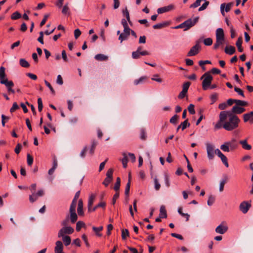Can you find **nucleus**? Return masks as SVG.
<instances>
[{
    "label": "nucleus",
    "mask_w": 253,
    "mask_h": 253,
    "mask_svg": "<svg viewBox=\"0 0 253 253\" xmlns=\"http://www.w3.org/2000/svg\"><path fill=\"white\" fill-rule=\"evenodd\" d=\"M27 164L31 166L33 163V158L30 154H28L27 156Z\"/></svg>",
    "instance_id": "obj_54"
},
{
    "label": "nucleus",
    "mask_w": 253,
    "mask_h": 253,
    "mask_svg": "<svg viewBox=\"0 0 253 253\" xmlns=\"http://www.w3.org/2000/svg\"><path fill=\"white\" fill-rule=\"evenodd\" d=\"M224 112L225 113L226 119L228 117V120L227 121H225L223 128L227 131H232L237 128L240 122L239 117L229 111H224Z\"/></svg>",
    "instance_id": "obj_1"
},
{
    "label": "nucleus",
    "mask_w": 253,
    "mask_h": 253,
    "mask_svg": "<svg viewBox=\"0 0 253 253\" xmlns=\"http://www.w3.org/2000/svg\"><path fill=\"white\" fill-rule=\"evenodd\" d=\"M181 129L182 130L185 129L187 127L190 126V123L188 122V120H185L181 124Z\"/></svg>",
    "instance_id": "obj_50"
},
{
    "label": "nucleus",
    "mask_w": 253,
    "mask_h": 253,
    "mask_svg": "<svg viewBox=\"0 0 253 253\" xmlns=\"http://www.w3.org/2000/svg\"><path fill=\"white\" fill-rule=\"evenodd\" d=\"M82 238L84 240L86 246L87 248H89L90 244H89V242H88V239H87V237L86 235L85 234L82 235Z\"/></svg>",
    "instance_id": "obj_55"
},
{
    "label": "nucleus",
    "mask_w": 253,
    "mask_h": 253,
    "mask_svg": "<svg viewBox=\"0 0 253 253\" xmlns=\"http://www.w3.org/2000/svg\"><path fill=\"white\" fill-rule=\"evenodd\" d=\"M209 4V1H206L199 8V9L198 10L199 11H203L204 10H205V9H206V8L207 7V6H208V5Z\"/></svg>",
    "instance_id": "obj_57"
},
{
    "label": "nucleus",
    "mask_w": 253,
    "mask_h": 253,
    "mask_svg": "<svg viewBox=\"0 0 253 253\" xmlns=\"http://www.w3.org/2000/svg\"><path fill=\"white\" fill-rule=\"evenodd\" d=\"M5 68L3 66L0 67V83L1 84H7L8 85H12V81H8L7 79L5 78L6 74L5 73Z\"/></svg>",
    "instance_id": "obj_4"
},
{
    "label": "nucleus",
    "mask_w": 253,
    "mask_h": 253,
    "mask_svg": "<svg viewBox=\"0 0 253 253\" xmlns=\"http://www.w3.org/2000/svg\"><path fill=\"white\" fill-rule=\"evenodd\" d=\"M131 29H124L123 32L121 33L118 40L122 43L124 41L127 40L130 34Z\"/></svg>",
    "instance_id": "obj_12"
},
{
    "label": "nucleus",
    "mask_w": 253,
    "mask_h": 253,
    "mask_svg": "<svg viewBox=\"0 0 253 253\" xmlns=\"http://www.w3.org/2000/svg\"><path fill=\"white\" fill-rule=\"evenodd\" d=\"M225 52L229 55H232L235 52V47L233 46L230 45V46H227L225 48Z\"/></svg>",
    "instance_id": "obj_24"
},
{
    "label": "nucleus",
    "mask_w": 253,
    "mask_h": 253,
    "mask_svg": "<svg viewBox=\"0 0 253 253\" xmlns=\"http://www.w3.org/2000/svg\"><path fill=\"white\" fill-rule=\"evenodd\" d=\"M226 120V115L224 111H221L219 114V120L218 122L214 125V129L217 130L223 128V124Z\"/></svg>",
    "instance_id": "obj_5"
},
{
    "label": "nucleus",
    "mask_w": 253,
    "mask_h": 253,
    "mask_svg": "<svg viewBox=\"0 0 253 253\" xmlns=\"http://www.w3.org/2000/svg\"><path fill=\"white\" fill-rule=\"evenodd\" d=\"M211 62L209 60H201L199 62V65L205 70V67L203 66L206 64H211Z\"/></svg>",
    "instance_id": "obj_59"
},
{
    "label": "nucleus",
    "mask_w": 253,
    "mask_h": 253,
    "mask_svg": "<svg viewBox=\"0 0 253 253\" xmlns=\"http://www.w3.org/2000/svg\"><path fill=\"white\" fill-rule=\"evenodd\" d=\"M94 58L97 61H106L108 59V57L103 54H96Z\"/></svg>",
    "instance_id": "obj_27"
},
{
    "label": "nucleus",
    "mask_w": 253,
    "mask_h": 253,
    "mask_svg": "<svg viewBox=\"0 0 253 253\" xmlns=\"http://www.w3.org/2000/svg\"><path fill=\"white\" fill-rule=\"evenodd\" d=\"M218 95L217 93H214L213 94H212L210 96V99L211 100V104H213L217 99Z\"/></svg>",
    "instance_id": "obj_51"
},
{
    "label": "nucleus",
    "mask_w": 253,
    "mask_h": 253,
    "mask_svg": "<svg viewBox=\"0 0 253 253\" xmlns=\"http://www.w3.org/2000/svg\"><path fill=\"white\" fill-rule=\"evenodd\" d=\"M188 110L190 114H194L195 113V111L194 109V105L192 104H190L188 107Z\"/></svg>",
    "instance_id": "obj_56"
},
{
    "label": "nucleus",
    "mask_w": 253,
    "mask_h": 253,
    "mask_svg": "<svg viewBox=\"0 0 253 253\" xmlns=\"http://www.w3.org/2000/svg\"><path fill=\"white\" fill-rule=\"evenodd\" d=\"M38 110L40 112L42 111L43 105H42V100L41 98H39L38 99Z\"/></svg>",
    "instance_id": "obj_62"
},
{
    "label": "nucleus",
    "mask_w": 253,
    "mask_h": 253,
    "mask_svg": "<svg viewBox=\"0 0 253 253\" xmlns=\"http://www.w3.org/2000/svg\"><path fill=\"white\" fill-rule=\"evenodd\" d=\"M227 226L222 222L215 228V232L217 233L223 234L227 231Z\"/></svg>",
    "instance_id": "obj_16"
},
{
    "label": "nucleus",
    "mask_w": 253,
    "mask_h": 253,
    "mask_svg": "<svg viewBox=\"0 0 253 253\" xmlns=\"http://www.w3.org/2000/svg\"><path fill=\"white\" fill-rule=\"evenodd\" d=\"M129 232L127 229H123L122 230V238L123 240H126L127 237H129Z\"/></svg>",
    "instance_id": "obj_43"
},
{
    "label": "nucleus",
    "mask_w": 253,
    "mask_h": 253,
    "mask_svg": "<svg viewBox=\"0 0 253 253\" xmlns=\"http://www.w3.org/2000/svg\"><path fill=\"white\" fill-rule=\"evenodd\" d=\"M198 19L199 17H196L193 20L191 19H189L183 22L184 30L186 31L193 26L197 22Z\"/></svg>",
    "instance_id": "obj_7"
},
{
    "label": "nucleus",
    "mask_w": 253,
    "mask_h": 253,
    "mask_svg": "<svg viewBox=\"0 0 253 253\" xmlns=\"http://www.w3.org/2000/svg\"><path fill=\"white\" fill-rule=\"evenodd\" d=\"M127 21V20H126L125 19H123L122 20L121 23L123 26L124 29H130L128 26Z\"/></svg>",
    "instance_id": "obj_58"
},
{
    "label": "nucleus",
    "mask_w": 253,
    "mask_h": 253,
    "mask_svg": "<svg viewBox=\"0 0 253 253\" xmlns=\"http://www.w3.org/2000/svg\"><path fill=\"white\" fill-rule=\"evenodd\" d=\"M112 178H111L110 177H106L105 179H104V181L103 182V184H104L106 187H107L109 183L112 181Z\"/></svg>",
    "instance_id": "obj_64"
},
{
    "label": "nucleus",
    "mask_w": 253,
    "mask_h": 253,
    "mask_svg": "<svg viewBox=\"0 0 253 253\" xmlns=\"http://www.w3.org/2000/svg\"><path fill=\"white\" fill-rule=\"evenodd\" d=\"M62 240L65 246H69L71 243V237L69 236H61Z\"/></svg>",
    "instance_id": "obj_26"
},
{
    "label": "nucleus",
    "mask_w": 253,
    "mask_h": 253,
    "mask_svg": "<svg viewBox=\"0 0 253 253\" xmlns=\"http://www.w3.org/2000/svg\"><path fill=\"white\" fill-rule=\"evenodd\" d=\"M215 154L217 155L218 157L220 158L222 163L226 167L228 168L229 167L227 158L223 154H222L219 149H216L215 150Z\"/></svg>",
    "instance_id": "obj_11"
},
{
    "label": "nucleus",
    "mask_w": 253,
    "mask_h": 253,
    "mask_svg": "<svg viewBox=\"0 0 253 253\" xmlns=\"http://www.w3.org/2000/svg\"><path fill=\"white\" fill-rule=\"evenodd\" d=\"M103 226H101L98 227L93 226L92 230L95 232L96 236L98 237L102 236V234L100 233V232L103 230Z\"/></svg>",
    "instance_id": "obj_31"
},
{
    "label": "nucleus",
    "mask_w": 253,
    "mask_h": 253,
    "mask_svg": "<svg viewBox=\"0 0 253 253\" xmlns=\"http://www.w3.org/2000/svg\"><path fill=\"white\" fill-rule=\"evenodd\" d=\"M19 64L20 66L24 68H28L30 66L29 63L25 59L23 58L20 59Z\"/></svg>",
    "instance_id": "obj_36"
},
{
    "label": "nucleus",
    "mask_w": 253,
    "mask_h": 253,
    "mask_svg": "<svg viewBox=\"0 0 253 253\" xmlns=\"http://www.w3.org/2000/svg\"><path fill=\"white\" fill-rule=\"evenodd\" d=\"M74 231V229L71 226H64L59 231L58 233V237L61 238V236H66V234H72Z\"/></svg>",
    "instance_id": "obj_6"
},
{
    "label": "nucleus",
    "mask_w": 253,
    "mask_h": 253,
    "mask_svg": "<svg viewBox=\"0 0 253 253\" xmlns=\"http://www.w3.org/2000/svg\"><path fill=\"white\" fill-rule=\"evenodd\" d=\"M213 78L210 74V72L205 73L201 77V80H203L202 88L204 90H206L209 88L211 84Z\"/></svg>",
    "instance_id": "obj_2"
},
{
    "label": "nucleus",
    "mask_w": 253,
    "mask_h": 253,
    "mask_svg": "<svg viewBox=\"0 0 253 253\" xmlns=\"http://www.w3.org/2000/svg\"><path fill=\"white\" fill-rule=\"evenodd\" d=\"M85 226V223L83 221H79L76 224V229L77 231L79 232L81 230V228Z\"/></svg>",
    "instance_id": "obj_42"
},
{
    "label": "nucleus",
    "mask_w": 253,
    "mask_h": 253,
    "mask_svg": "<svg viewBox=\"0 0 253 253\" xmlns=\"http://www.w3.org/2000/svg\"><path fill=\"white\" fill-rule=\"evenodd\" d=\"M63 244L60 241H57L55 243V247L54 248L55 253H63Z\"/></svg>",
    "instance_id": "obj_18"
},
{
    "label": "nucleus",
    "mask_w": 253,
    "mask_h": 253,
    "mask_svg": "<svg viewBox=\"0 0 253 253\" xmlns=\"http://www.w3.org/2000/svg\"><path fill=\"white\" fill-rule=\"evenodd\" d=\"M178 212L183 217H184L186 218V221H188L189 220L190 215L188 213H184L182 212V208H179L178 209Z\"/></svg>",
    "instance_id": "obj_40"
},
{
    "label": "nucleus",
    "mask_w": 253,
    "mask_h": 253,
    "mask_svg": "<svg viewBox=\"0 0 253 253\" xmlns=\"http://www.w3.org/2000/svg\"><path fill=\"white\" fill-rule=\"evenodd\" d=\"M234 3L233 2H231L228 3H223L220 5V11L222 15L224 16L225 11L226 12H229L232 6L233 5Z\"/></svg>",
    "instance_id": "obj_10"
},
{
    "label": "nucleus",
    "mask_w": 253,
    "mask_h": 253,
    "mask_svg": "<svg viewBox=\"0 0 253 253\" xmlns=\"http://www.w3.org/2000/svg\"><path fill=\"white\" fill-rule=\"evenodd\" d=\"M208 158L209 160H212L214 157L215 150L214 146L211 143H207L206 144Z\"/></svg>",
    "instance_id": "obj_8"
},
{
    "label": "nucleus",
    "mask_w": 253,
    "mask_h": 253,
    "mask_svg": "<svg viewBox=\"0 0 253 253\" xmlns=\"http://www.w3.org/2000/svg\"><path fill=\"white\" fill-rule=\"evenodd\" d=\"M245 111L246 109L244 108L235 105L232 107L231 111H229L230 112H232V114L236 115L241 114L244 112Z\"/></svg>",
    "instance_id": "obj_15"
},
{
    "label": "nucleus",
    "mask_w": 253,
    "mask_h": 253,
    "mask_svg": "<svg viewBox=\"0 0 253 253\" xmlns=\"http://www.w3.org/2000/svg\"><path fill=\"white\" fill-rule=\"evenodd\" d=\"M147 78L146 77H141L139 79H137L134 80V84L135 85H138L140 84H142L144 81L146 80Z\"/></svg>",
    "instance_id": "obj_45"
},
{
    "label": "nucleus",
    "mask_w": 253,
    "mask_h": 253,
    "mask_svg": "<svg viewBox=\"0 0 253 253\" xmlns=\"http://www.w3.org/2000/svg\"><path fill=\"white\" fill-rule=\"evenodd\" d=\"M234 90L243 97H245L244 92L241 89L235 86L234 87Z\"/></svg>",
    "instance_id": "obj_63"
},
{
    "label": "nucleus",
    "mask_w": 253,
    "mask_h": 253,
    "mask_svg": "<svg viewBox=\"0 0 253 253\" xmlns=\"http://www.w3.org/2000/svg\"><path fill=\"white\" fill-rule=\"evenodd\" d=\"M178 118V116H177V115H174L173 117H172L170 118L169 120L170 123L172 124H176L177 123Z\"/></svg>",
    "instance_id": "obj_53"
},
{
    "label": "nucleus",
    "mask_w": 253,
    "mask_h": 253,
    "mask_svg": "<svg viewBox=\"0 0 253 253\" xmlns=\"http://www.w3.org/2000/svg\"><path fill=\"white\" fill-rule=\"evenodd\" d=\"M216 39H225L223 30L222 28H218L216 30Z\"/></svg>",
    "instance_id": "obj_22"
},
{
    "label": "nucleus",
    "mask_w": 253,
    "mask_h": 253,
    "mask_svg": "<svg viewBox=\"0 0 253 253\" xmlns=\"http://www.w3.org/2000/svg\"><path fill=\"white\" fill-rule=\"evenodd\" d=\"M169 24V22H164L163 23H158V24L154 25L153 26V28L155 29H162L164 27H165L168 26Z\"/></svg>",
    "instance_id": "obj_30"
},
{
    "label": "nucleus",
    "mask_w": 253,
    "mask_h": 253,
    "mask_svg": "<svg viewBox=\"0 0 253 253\" xmlns=\"http://www.w3.org/2000/svg\"><path fill=\"white\" fill-rule=\"evenodd\" d=\"M215 198L213 196L211 195L209 196L208 200V205L209 206H211L213 203L214 202Z\"/></svg>",
    "instance_id": "obj_61"
},
{
    "label": "nucleus",
    "mask_w": 253,
    "mask_h": 253,
    "mask_svg": "<svg viewBox=\"0 0 253 253\" xmlns=\"http://www.w3.org/2000/svg\"><path fill=\"white\" fill-rule=\"evenodd\" d=\"M123 14L126 16L127 21L128 22L129 24L131 25L132 22L130 21L129 12L126 7L125 9L123 11Z\"/></svg>",
    "instance_id": "obj_34"
},
{
    "label": "nucleus",
    "mask_w": 253,
    "mask_h": 253,
    "mask_svg": "<svg viewBox=\"0 0 253 253\" xmlns=\"http://www.w3.org/2000/svg\"><path fill=\"white\" fill-rule=\"evenodd\" d=\"M69 8L68 6V3H67L66 4H65L64 6H63L62 10V13L63 14L66 15L69 13Z\"/></svg>",
    "instance_id": "obj_52"
},
{
    "label": "nucleus",
    "mask_w": 253,
    "mask_h": 253,
    "mask_svg": "<svg viewBox=\"0 0 253 253\" xmlns=\"http://www.w3.org/2000/svg\"><path fill=\"white\" fill-rule=\"evenodd\" d=\"M121 184V179L120 177H117L116 179V182L114 185V189L116 191V192H119L120 189Z\"/></svg>",
    "instance_id": "obj_35"
},
{
    "label": "nucleus",
    "mask_w": 253,
    "mask_h": 253,
    "mask_svg": "<svg viewBox=\"0 0 253 253\" xmlns=\"http://www.w3.org/2000/svg\"><path fill=\"white\" fill-rule=\"evenodd\" d=\"M251 207V205L250 204L245 201L240 204L239 209L243 213H246L248 212Z\"/></svg>",
    "instance_id": "obj_14"
},
{
    "label": "nucleus",
    "mask_w": 253,
    "mask_h": 253,
    "mask_svg": "<svg viewBox=\"0 0 253 253\" xmlns=\"http://www.w3.org/2000/svg\"><path fill=\"white\" fill-rule=\"evenodd\" d=\"M77 212L79 215L82 216L84 215L83 211V202L82 199L79 200L78 205Z\"/></svg>",
    "instance_id": "obj_21"
},
{
    "label": "nucleus",
    "mask_w": 253,
    "mask_h": 253,
    "mask_svg": "<svg viewBox=\"0 0 253 253\" xmlns=\"http://www.w3.org/2000/svg\"><path fill=\"white\" fill-rule=\"evenodd\" d=\"M226 142L231 151H234L238 147V142L235 138H232L230 141Z\"/></svg>",
    "instance_id": "obj_17"
},
{
    "label": "nucleus",
    "mask_w": 253,
    "mask_h": 253,
    "mask_svg": "<svg viewBox=\"0 0 253 253\" xmlns=\"http://www.w3.org/2000/svg\"><path fill=\"white\" fill-rule=\"evenodd\" d=\"M97 144V142L93 140L92 141L91 146L89 150V153L91 155H93L94 153V150L95 149V147Z\"/></svg>",
    "instance_id": "obj_38"
},
{
    "label": "nucleus",
    "mask_w": 253,
    "mask_h": 253,
    "mask_svg": "<svg viewBox=\"0 0 253 253\" xmlns=\"http://www.w3.org/2000/svg\"><path fill=\"white\" fill-rule=\"evenodd\" d=\"M236 105L239 106H246L248 105V102L245 101L236 99Z\"/></svg>",
    "instance_id": "obj_44"
},
{
    "label": "nucleus",
    "mask_w": 253,
    "mask_h": 253,
    "mask_svg": "<svg viewBox=\"0 0 253 253\" xmlns=\"http://www.w3.org/2000/svg\"><path fill=\"white\" fill-rule=\"evenodd\" d=\"M203 41L204 44L207 46L211 45L212 43V40L211 38L205 39L204 40H202Z\"/></svg>",
    "instance_id": "obj_46"
},
{
    "label": "nucleus",
    "mask_w": 253,
    "mask_h": 253,
    "mask_svg": "<svg viewBox=\"0 0 253 253\" xmlns=\"http://www.w3.org/2000/svg\"><path fill=\"white\" fill-rule=\"evenodd\" d=\"M150 55V53L144 50L142 52H138V51H135L132 52V57L133 59H137L140 57V56H145Z\"/></svg>",
    "instance_id": "obj_13"
},
{
    "label": "nucleus",
    "mask_w": 253,
    "mask_h": 253,
    "mask_svg": "<svg viewBox=\"0 0 253 253\" xmlns=\"http://www.w3.org/2000/svg\"><path fill=\"white\" fill-rule=\"evenodd\" d=\"M220 149L224 152H229L231 151L226 142L220 146Z\"/></svg>",
    "instance_id": "obj_48"
},
{
    "label": "nucleus",
    "mask_w": 253,
    "mask_h": 253,
    "mask_svg": "<svg viewBox=\"0 0 253 253\" xmlns=\"http://www.w3.org/2000/svg\"><path fill=\"white\" fill-rule=\"evenodd\" d=\"M190 84L189 82L185 83L182 85V90L187 92Z\"/></svg>",
    "instance_id": "obj_60"
},
{
    "label": "nucleus",
    "mask_w": 253,
    "mask_h": 253,
    "mask_svg": "<svg viewBox=\"0 0 253 253\" xmlns=\"http://www.w3.org/2000/svg\"><path fill=\"white\" fill-rule=\"evenodd\" d=\"M130 187V180L129 178L128 181L126 185V188H125V195L126 197H128L129 196Z\"/></svg>",
    "instance_id": "obj_41"
},
{
    "label": "nucleus",
    "mask_w": 253,
    "mask_h": 253,
    "mask_svg": "<svg viewBox=\"0 0 253 253\" xmlns=\"http://www.w3.org/2000/svg\"><path fill=\"white\" fill-rule=\"evenodd\" d=\"M160 217L162 218H166L167 217V211L165 209L164 206H162L160 209Z\"/></svg>",
    "instance_id": "obj_29"
},
{
    "label": "nucleus",
    "mask_w": 253,
    "mask_h": 253,
    "mask_svg": "<svg viewBox=\"0 0 253 253\" xmlns=\"http://www.w3.org/2000/svg\"><path fill=\"white\" fill-rule=\"evenodd\" d=\"M154 185H155V189L158 191L160 189L161 185H160L157 177H155L154 178Z\"/></svg>",
    "instance_id": "obj_49"
},
{
    "label": "nucleus",
    "mask_w": 253,
    "mask_h": 253,
    "mask_svg": "<svg viewBox=\"0 0 253 253\" xmlns=\"http://www.w3.org/2000/svg\"><path fill=\"white\" fill-rule=\"evenodd\" d=\"M172 5H169L167 6H164L158 9L157 12L159 14H162L166 12L169 11L173 9Z\"/></svg>",
    "instance_id": "obj_19"
},
{
    "label": "nucleus",
    "mask_w": 253,
    "mask_h": 253,
    "mask_svg": "<svg viewBox=\"0 0 253 253\" xmlns=\"http://www.w3.org/2000/svg\"><path fill=\"white\" fill-rule=\"evenodd\" d=\"M227 180V177L225 176L224 178H223L222 179H221V180L220 181V185H219V191L220 192L223 191L224 185L226 183Z\"/></svg>",
    "instance_id": "obj_33"
},
{
    "label": "nucleus",
    "mask_w": 253,
    "mask_h": 253,
    "mask_svg": "<svg viewBox=\"0 0 253 253\" xmlns=\"http://www.w3.org/2000/svg\"><path fill=\"white\" fill-rule=\"evenodd\" d=\"M147 138L146 131L144 128H141L140 130V138L141 140H145Z\"/></svg>",
    "instance_id": "obj_37"
},
{
    "label": "nucleus",
    "mask_w": 253,
    "mask_h": 253,
    "mask_svg": "<svg viewBox=\"0 0 253 253\" xmlns=\"http://www.w3.org/2000/svg\"><path fill=\"white\" fill-rule=\"evenodd\" d=\"M21 14L19 12L16 11L11 15V18L12 20H16L19 19L20 18H21Z\"/></svg>",
    "instance_id": "obj_47"
},
{
    "label": "nucleus",
    "mask_w": 253,
    "mask_h": 253,
    "mask_svg": "<svg viewBox=\"0 0 253 253\" xmlns=\"http://www.w3.org/2000/svg\"><path fill=\"white\" fill-rule=\"evenodd\" d=\"M95 196L94 194H91L90 195L88 201V211H91V208L94 202L95 199Z\"/></svg>",
    "instance_id": "obj_25"
},
{
    "label": "nucleus",
    "mask_w": 253,
    "mask_h": 253,
    "mask_svg": "<svg viewBox=\"0 0 253 253\" xmlns=\"http://www.w3.org/2000/svg\"><path fill=\"white\" fill-rule=\"evenodd\" d=\"M123 155L124 157L122 159V163L123 167L124 168H126L127 167V161H128L127 155L126 153H123Z\"/></svg>",
    "instance_id": "obj_39"
},
{
    "label": "nucleus",
    "mask_w": 253,
    "mask_h": 253,
    "mask_svg": "<svg viewBox=\"0 0 253 253\" xmlns=\"http://www.w3.org/2000/svg\"><path fill=\"white\" fill-rule=\"evenodd\" d=\"M239 143L242 145V148L244 149L250 150L252 149L251 145L248 144L247 140L246 139L240 140Z\"/></svg>",
    "instance_id": "obj_23"
},
{
    "label": "nucleus",
    "mask_w": 253,
    "mask_h": 253,
    "mask_svg": "<svg viewBox=\"0 0 253 253\" xmlns=\"http://www.w3.org/2000/svg\"><path fill=\"white\" fill-rule=\"evenodd\" d=\"M225 39H216V42L213 45V48L217 49L219 46L222 45L224 43Z\"/></svg>",
    "instance_id": "obj_28"
},
{
    "label": "nucleus",
    "mask_w": 253,
    "mask_h": 253,
    "mask_svg": "<svg viewBox=\"0 0 253 253\" xmlns=\"http://www.w3.org/2000/svg\"><path fill=\"white\" fill-rule=\"evenodd\" d=\"M44 194L42 189L39 190L37 193L33 192L32 195L29 196V201L31 203H34L37 200L39 197L42 196Z\"/></svg>",
    "instance_id": "obj_9"
},
{
    "label": "nucleus",
    "mask_w": 253,
    "mask_h": 253,
    "mask_svg": "<svg viewBox=\"0 0 253 253\" xmlns=\"http://www.w3.org/2000/svg\"><path fill=\"white\" fill-rule=\"evenodd\" d=\"M242 39L241 37L238 38L236 42V45L238 48V51L242 52L243 51V48L242 47Z\"/></svg>",
    "instance_id": "obj_32"
},
{
    "label": "nucleus",
    "mask_w": 253,
    "mask_h": 253,
    "mask_svg": "<svg viewBox=\"0 0 253 253\" xmlns=\"http://www.w3.org/2000/svg\"><path fill=\"white\" fill-rule=\"evenodd\" d=\"M202 42V39L200 38L196 42V44L192 47L189 51L187 53L188 56H194L199 53L201 49L200 43Z\"/></svg>",
    "instance_id": "obj_3"
},
{
    "label": "nucleus",
    "mask_w": 253,
    "mask_h": 253,
    "mask_svg": "<svg viewBox=\"0 0 253 253\" xmlns=\"http://www.w3.org/2000/svg\"><path fill=\"white\" fill-rule=\"evenodd\" d=\"M70 220L72 223H75L78 219V216L76 213V209H70Z\"/></svg>",
    "instance_id": "obj_20"
}]
</instances>
